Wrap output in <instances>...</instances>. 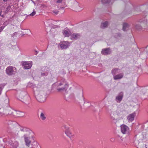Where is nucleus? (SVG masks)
<instances>
[{"label": "nucleus", "instance_id": "37998d69", "mask_svg": "<svg viewBox=\"0 0 148 148\" xmlns=\"http://www.w3.org/2000/svg\"><path fill=\"white\" fill-rule=\"evenodd\" d=\"M63 85V84H62V83H60L59 84V86H61V85Z\"/></svg>", "mask_w": 148, "mask_h": 148}, {"label": "nucleus", "instance_id": "6e6552de", "mask_svg": "<svg viewBox=\"0 0 148 148\" xmlns=\"http://www.w3.org/2000/svg\"><path fill=\"white\" fill-rule=\"evenodd\" d=\"M22 64L24 69H29L31 68L32 64V62L25 61L22 63Z\"/></svg>", "mask_w": 148, "mask_h": 148}, {"label": "nucleus", "instance_id": "aec40b11", "mask_svg": "<svg viewBox=\"0 0 148 148\" xmlns=\"http://www.w3.org/2000/svg\"><path fill=\"white\" fill-rule=\"evenodd\" d=\"M80 35L79 34H73L71 36V39L72 40H76L79 38Z\"/></svg>", "mask_w": 148, "mask_h": 148}, {"label": "nucleus", "instance_id": "58836bf2", "mask_svg": "<svg viewBox=\"0 0 148 148\" xmlns=\"http://www.w3.org/2000/svg\"><path fill=\"white\" fill-rule=\"evenodd\" d=\"M58 11H57V10H54L53 11V12L54 13H55L56 14H58Z\"/></svg>", "mask_w": 148, "mask_h": 148}, {"label": "nucleus", "instance_id": "0eeeda50", "mask_svg": "<svg viewBox=\"0 0 148 148\" xmlns=\"http://www.w3.org/2000/svg\"><path fill=\"white\" fill-rule=\"evenodd\" d=\"M121 132L123 134H127L129 133V128L126 125H123L121 126Z\"/></svg>", "mask_w": 148, "mask_h": 148}, {"label": "nucleus", "instance_id": "f257e3e1", "mask_svg": "<svg viewBox=\"0 0 148 148\" xmlns=\"http://www.w3.org/2000/svg\"><path fill=\"white\" fill-rule=\"evenodd\" d=\"M49 95L48 93H35V94L36 99L40 102H44Z\"/></svg>", "mask_w": 148, "mask_h": 148}, {"label": "nucleus", "instance_id": "473e14b6", "mask_svg": "<svg viewBox=\"0 0 148 148\" xmlns=\"http://www.w3.org/2000/svg\"><path fill=\"white\" fill-rule=\"evenodd\" d=\"M63 0H56V3L57 4H58V5L59 4L62 3Z\"/></svg>", "mask_w": 148, "mask_h": 148}, {"label": "nucleus", "instance_id": "09e8293b", "mask_svg": "<svg viewBox=\"0 0 148 148\" xmlns=\"http://www.w3.org/2000/svg\"><path fill=\"white\" fill-rule=\"evenodd\" d=\"M84 103H85V106H86V102H84Z\"/></svg>", "mask_w": 148, "mask_h": 148}, {"label": "nucleus", "instance_id": "3c124183", "mask_svg": "<svg viewBox=\"0 0 148 148\" xmlns=\"http://www.w3.org/2000/svg\"><path fill=\"white\" fill-rule=\"evenodd\" d=\"M83 94H82V96L83 97Z\"/></svg>", "mask_w": 148, "mask_h": 148}, {"label": "nucleus", "instance_id": "a19ab883", "mask_svg": "<svg viewBox=\"0 0 148 148\" xmlns=\"http://www.w3.org/2000/svg\"><path fill=\"white\" fill-rule=\"evenodd\" d=\"M35 52L36 53V54H35V55H36L38 53V52L37 51H35Z\"/></svg>", "mask_w": 148, "mask_h": 148}, {"label": "nucleus", "instance_id": "c03bdc74", "mask_svg": "<svg viewBox=\"0 0 148 148\" xmlns=\"http://www.w3.org/2000/svg\"><path fill=\"white\" fill-rule=\"evenodd\" d=\"M147 90L146 91V92H148V87L145 89Z\"/></svg>", "mask_w": 148, "mask_h": 148}, {"label": "nucleus", "instance_id": "8fccbe9b", "mask_svg": "<svg viewBox=\"0 0 148 148\" xmlns=\"http://www.w3.org/2000/svg\"><path fill=\"white\" fill-rule=\"evenodd\" d=\"M87 103H88L89 104H90V103H89V102H87Z\"/></svg>", "mask_w": 148, "mask_h": 148}, {"label": "nucleus", "instance_id": "ddd939ff", "mask_svg": "<svg viewBox=\"0 0 148 148\" xmlns=\"http://www.w3.org/2000/svg\"><path fill=\"white\" fill-rule=\"evenodd\" d=\"M108 112L110 114L111 118L114 120L116 119V112L113 111L112 110H108Z\"/></svg>", "mask_w": 148, "mask_h": 148}, {"label": "nucleus", "instance_id": "39448f33", "mask_svg": "<svg viewBox=\"0 0 148 148\" xmlns=\"http://www.w3.org/2000/svg\"><path fill=\"white\" fill-rule=\"evenodd\" d=\"M16 96L17 98L21 101L23 99L27 100L30 99L29 95L26 93H20L18 95H17Z\"/></svg>", "mask_w": 148, "mask_h": 148}, {"label": "nucleus", "instance_id": "f8f14e48", "mask_svg": "<svg viewBox=\"0 0 148 148\" xmlns=\"http://www.w3.org/2000/svg\"><path fill=\"white\" fill-rule=\"evenodd\" d=\"M141 23L143 28L148 30V21L147 20H144Z\"/></svg>", "mask_w": 148, "mask_h": 148}, {"label": "nucleus", "instance_id": "c756f323", "mask_svg": "<svg viewBox=\"0 0 148 148\" xmlns=\"http://www.w3.org/2000/svg\"><path fill=\"white\" fill-rule=\"evenodd\" d=\"M135 27L138 30H140L141 29L143 28V27H142V26L141 25V23H140V24H136V25H135Z\"/></svg>", "mask_w": 148, "mask_h": 148}, {"label": "nucleus", "instance_id": "f3484780", "mask_svg": "<svg viewBox=\"0 0 148 148\" xmlns=\"http://www.w3.org/2000/svg\"><path fill=\"white\" fill-rule=\"evenodd\" d=\"M135 116L134 113H132L129 114L127 117V119L129 122H132L134 120Z\"/></svg>", "mask_w": 148, "mask_h": 148}, {"label": "nucleus", "instance_id": "b1692460", "mask_svg": "<svg viewBox=\"0 0 148 148\" xmlns=\"http://www.w3.org/2000/svg\"><path fill=\"white\" fill-rule=\"evenodd\" d=\"M102 3H108L109 4H112L114 2L113 0H101Z\"/></svg>", "mask_w": 148, "mask_h": 148}, {"label": "nucleus", "instance_id": "2f4dec72", "mask_svg": "<svg viewBox=\"0 0 148 148\" xmlns=\"http://www.w3.org/2000/svg\"><path fill=\"white\" fill-rule=\"evenodd\" d=\"M13 123H14V122L11 121H7L6 123L8 125H13Z\"/></svg>", "mask_w": 148, "mask_h": 148}, {"label": "nucleus", "instance_id": "ea45409f", "mask_svg": "<svg viewBox=\"0 0 148 148\" xmlns=\"http://www.w3.org/2000/svg\"><path fill=\"white\" fill-rule=\"evenodd\" d=\"M17 33L16 32H15L14 33L13 35L12 36V37H14L15 36V35H17Z\"/></svg>", "mask_w": 148, "mask_h": 148}, {"label": "nucleus", "instance_id": "a18cd8bd", "mask_svg": "<svg viewBox=\"0 0 148 148\" xmlns=\"http://www.w3.org/2000/svg\"><path fill=\"white\" fill-rule=\"evenodd\" d=\"M4 1V2H6L8 0H3Z\"/></svg>", "mask_w": 148, "mask_h": 148}, {"label": "nucleus", "instance_id": "72a5a7b5", "mask_svg": "<svg viewBox=\"0 0 148 148\" xmlns=\"http://www.w3.org/2000/svg\"><path fill=\"white\" fill-rule=\"evenodd\" d=\"M11 6L10 5H9L6 8V12H8L10 10V9L11 8Z\"/></svg>", "mask_w": 148, "mask_h": 148}, {"label": "nucleus", "instance_id": "2eb2a0df", "mask_svg": "<svg viewBox=\"0 0 148 148\" xmlns=\"http://www.w3.org/2000/svg\"><path fill=\"white\" fill-rule=\"evenodd\" d=\"M64 96L66 100H68L69 99H73L74 97V95L71 93H65Z\"/></svg>", "mask_w": 148, "mask_h": 148}, {"label": "nucleus", "instance_id": "1a4fd4ad", "mask_svg": "<svg viewBox=\"0 0 148 148\" xmlns=\"http://www.w3.org/2000/svg\"><path fill=\"white\" fill-rule=\"evenodd\" d=\"M148 53V46L145 49L144 52H142L140 54V57L143 59H145L147 58Z\"/></svg>", "mask_w": 148, "mask_h": 148}, {"label": "nucleus", "instance_id": "49530a36", "mask_svg": "<svg viewBox=\"0 0 148 148\" xmlns=\"http://www.w3.org/2000/svg\"><path fill=\"white\" fill-rule=\"evenodd\" d=\"M42 76H44V75H45V74H44V73H42Z\"/></svg>", "mask_w": 148, "mask_h": 148}, {"label": "nucleus", "instance_id": "4c0bfd02", "mask_svg": "<svg viewBox=\"0 0 148 148\" xmlns=\"http://www.w3.org/2000/svg\"><path fill=\"white\" fill-rule=\"evenodd\" d=\"M4 27L3 26H2L0 27V32L2 31L3 29L4 28Z\"/></svg>", "mask_w": 148, "mask_h": 148}, {"label": "nucleus", "instance_id": "4468645a", "mask_svg": "<svg viewBox=\"0 0 148 148\" xmlns=\"http://www.w3.org/2000/svg\"><path fill=\"white\" fill-rule=\"evenodd\" d=\"M111 52L110 48H108L102 49L101 51V53L103 55H108L110 54Z\"/></svg>", "mask_w": 148, "mask_h": 148}, {"label": "nucleus", "instance_id": "4be33fe9", "mask_svg": "<svg viewBox=\"0 0 148 148\" xmlns=\"http://www.w3.org/2000/svg\"><path fill=\"white\" fill-rule=\"evenodd\" d=\"M108 23L107 21H105L101 23L100 28L102 29H104L108 27Z\"/></svg>", "mask_w": 148, "mask_h": 148}, {"label": "nucleus", "instance_id": "a878e982", "mask_svg": "<svg viewBox=\"0 0 148 148\" xmlns=\"http://www.w3.org/2000/svg\"><path fill=\"white\" fill-rule=\"evenodd\" d=\"M25 141L26 145L29 146L30 145L31 141L29 140V138L27 136H24Z\"/></svg>", "mask_w": 148, "mask_h": 148}, {"label": "nucleus", "instance_id": "f704fd0d", "mask_svg": "<svg viewBox=\"0 0 148 148\" xmlns=\"http://www.w3.org/2000/svg\"><path fill=\"white\" fill-rule=\"evenodd\" d=\"M121 111L120 109H118L116 111V114L117 115H119L120 114Z\"/></svg>", "mask_w": 148, "mask_h": 148}, {"label": "nucleus", "instance_id": "393cba45", "mask_svg": "<svg viewBox=\"0 0 148 148\" xmlns=\"http://www.w3.org/2000/svg\"><path fill=\"white\" fill-rule=\"evenodd\" d=\"M40 118L42 120H45L47 118L45 113L43 112H41L40 115Z\"/></svg>", "mask_w": 148, "mask_h": 148}, {"label": "nucleus", "instance_id": "9b49d317", "mask_svg": "<svg viewBox=\"0 0 148 148\" xmlns=\"http://www.w3.org/2000/svg\"><path fill=\"white\" fill-rule=\"evenodd\" d=\"M64 128L65 134L66 135L70 138L72 137L73 135L69 130V127L66 125H65L64 126Z\"/></svg>", "mask_w": 148, "mask_h": 148}, {"label": "nucleus", "instance_id": "cd10ccee", "mask_svg": "<svg viewBox=\"0 0 148 148\" xmlns=\"http://www.w3.org/2000/svg\"><path fill=\"white\" fill-rule=\"evenodd\" d=\"M44 23L46 26L47 27L51 25V21L50 20H46L44 22Z\"/></svg>", "mask_w": 148, "mask_h": 148}, {"label": "nucleus", "instance_id": "603ef678", "mask_svg": "<svg viewBox=\"0 0 148 148\" xmlns=\"http://www.w3.org/2000/svg\"><path fill=\"white\" fill-rule=\"evenodd\" d=\"M123 110V111H125V110Z\"/></svg>", "mask_w": 148, "mask_h": 148}, {"label": "nucleus", "instance_id": "7ed1b4c3", "mask_svg": "<svg viewBox=\"0 0 148 148\" xmlns=\"http://www.w3.org/2000/svg\"><path fill=\"white\" fill-rule=\"evenodd\" d=\"M71 6L72 8L77 11H80L82 10V8L79 5V3L75 0H73L71 3Z\"/></svg>", "mask_w": 148, "mask_h": 148}, {"label": "nucleus", "instance_id": "7c9ffc66", "mask_svg": "<svg viewBox=\"0 0 148 148\" xmlns=\"http://www.w3.org/2000/svg\"><path fill=\"white\" fill-rule=\"evenodd\" d=\"M118 70H119V69H118L117 68L113 69L112 70V73L113 75H114L117 73V71Z\"/></svg>", "mask_w": 148, "mask_h": 148}, {"label": "nucleus", "instance_id": "412c9836", "mask_svg": "<svg viewBox=\"0 0 148 148\" xmlns=\"http://www.w3.org/2000/svg\"><path fill=\"white\" fill-rule=\"evenodd\" d=\"M63 33L66 37H69L71 34V33L69 29L64 30Z\"/></svg>", "mask_w": 148, "mask_h": 148}, {"label": "nucleus", "instance_id": "20e7f679", "mask_svg": "<svg viewBox=\"0 0 148 148\" xmlns=\"http://www.w3.org/2000/svg\"><path fill=\"white\" fill-rule=\"evenodd\" d=\"M5 71L7 74L9 75H11L14 74L17 72V71L16 68L12 66H9L7 67Z\"/></svg>", "mask_w": 148, "mask_h": 148}, {"label": "nucleus", "instance_id": "5701e85b", "mask_svg": "<svg viewBox=\"0 0 148 148\" xmlns=\"http://www.w3.org/2000/svg\"><path fill=\"white\" fill-rule=\"evenodd\" d=\"M68 87V85L67 84H65V87L64 88H58L57 89L58 91L60 92H65Z\"/></svg>", "mask_w": 148, "mask_h": 148}, {"label": "nucleus", "instance_id": "dca6fc26", "mask_svg": "<svg viewBox=\"0 0 148 148\" xmlns=\"http://www.w3.org/2000/svg\"><path fill=\"white\" fill-rule=\"evenodd\" d=\"M123 97V94L121 93L116 96V101L118 103H120L122 100Z\"/></svg>", "mask_w": 148, "mask_h": 148}, {"label": "nucleus", "instance_id": "c85d7f7f", "mask_svg": "<svg viewBox=\"0 0 148 148\" xmlns=\"http://www.w3.org/2000/svg\"><path fill=\"white\" fill-rule=\"evenodd\" d=\"M16 114L17 116L19 117H22L24 116V114L22 112L19 111H16Z\"/></svg>", "mask_w": 148, "mask_h": 148}, {"label": "nucleus", "instance_id": "bb28decb", "mask_svg": "<svg viewBox=\"0 0 148 148\" xmlns=\"http://www.w3.org/2000/svg\"><path fill=\"white\" fill-rule=\"evenodd\" d=\"M129 26V25L128 24L126 23H124L123 25V30L124 31H126L127 29L128 28Z\"/></svg>", "mask_w": 148, "mask_h": 148}, {"label": "nucleus", "instance_id": "de8ad7c7", "mask_svg": "<svg viewBox=\"0 0 148 148\" xmlns=\"http://www.w3.org/2000/svg\"><path fill=\"white\" fill-rule=\"evenodd\" d=\"M119 36H121V34H119Z\"/></svg>", "mask_w": 148, "mask_h": 148}, {"label": "nucleus", "instance_id": "6ab92c4d", "mask_svg": "<svg viewBox=\"0 0 148 148\" xmlns=\"http://www.w3.org/2000/svg\"><path fill=\"white\" fill-rule=\"evenodd\" d=\"M123 76V73H120L119 74L113 75L114 79L115 80L120 79H121Z\"/></svg>", "mask_w": 148, "mask_h": 148}, {"label": "nucleus", "instance_id": "79ce46f5", "mask_svg": "<svg viewBox=\"0 0 148 148\" xmlns=\"http://www.w3.org/2000/svg\"><path fill=\"white\" fill-rule=\"evenodd\" d=\"M2 88L1 87H0V92H1L2 90Z\"/></svg>", "mask_w": 148, "mask_h": 148}, {"label": "nucleus", "instance_id": "9d476101", "mask_svg": "<svg viewBox=\"0 0 148 148\" xmlns=\"http://www.w3.org/2000/svg\"><path fill=\"white\" fill-rule=\"evenodd\" d=\"M60 46L63 49H66L68 48L70 44V43L67 41H64L60 42Z\"/></svg>", "mask_w": 148, "mask_h": 148}, {"label": "nucleus", "instance_id": "e433bc0d", "mask_svg": "<svg viewBox=\"0 0 148 148\" xmlns=\"http://www.w3.org/2000/svg\"><path fill=\"white\" fill-rule=\"evenodd\" d=\"M66 7V4H65V3H64L63 4V6L62 7H60V8H64Z\"/></svg>", "mask_w": 148, "mask_h": 148}, {"label": "nucleus", "instance_id": "c9c22d12", "mask_svg": "<svg viewBox=\"0 0 148 148\" xmlns=\"http://www.w3.org/2000/svg\"><path fill=\"white\" fill-rule=\"evenodd\" d=\"M36 14V11H34L32 13L30 14V15L31 16H33Z\"/></svg>", "mask_w": 148, "mask_h": 148}, {"label": "nucleus", "instance_id": "a211bd4d", "mask_svg": "<svg viewBox=\"0 0 148 148\" xmlns=\"http://www.w3.org/2000/svg\"><path fill=\"white\" fill-rule=\"evenodd\" d=\"M10 144L12 146L13 148H16L18 145V143L16 141H14L13 142L12 141L9 142Z\"/></svg>", "mask_w": 148, "mask_h": 148}, {"label": "nucleus", "instance_id": "423d86ee", "mask_svg": "<svg viewBox=\"0 0 148 148\" xmlns=\"http://www.w3.org/2000/svg\"><path fill=\"white\" fill-rule=\"evenodd\" d=\"M20 130L24 133V136H28L30 134V130L25 127H21L20 128Z\"/></svg>", "mask_w": 148, "mask_h": 148}, {"label": "nucleus", "instance_id": "f03ea898", "mask_svg": "<svg viewBox=\"0 0 148 148\" xmlns=\"http://www.w3.org/2000/svg\"><path fill=\"white\" fill-rule=\"evenodd\" d=\"M9 99L5 93L3 100L0 101V109H5L9 106Z\"/></svg>", "mask_w": 148, "mask_h": 148}]
</instances>
